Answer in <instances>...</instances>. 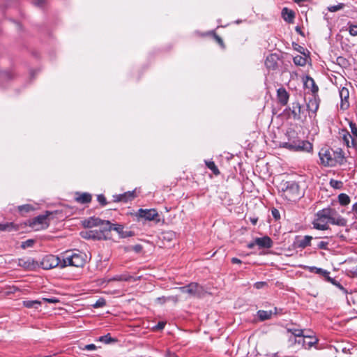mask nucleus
I'll use <instances>...</instances> for the list:
<instances>
[{
  "label": "nucleus",
  "mask_w": 357,
  "mask_h": 357,
  "mask_svg": "<svg viewBox=\"0 0 357 357\" xmlns=\"http://www.w3.org/2000/svg\"><path fill=\"white\" fill-rule=\"evenodd\" d=\"M80 235L83 238L93 240V236H92L93 234L91 230L82 231H81Z\"/></svg>",
  "instance_id": "79ce46f5"
},
{
  "label": "nucleus",
  "mask_w": 357,
  "mask_h": 357,
  "mask_svg": "<svg viewBox=\"0 0 357 357\" xmlns=\"http://www.w3.org/2000/svg\"><path fill=\"white\" fill-rule=\"evenodd\" d=\"M91 231H92V234H93L92 236H93V240H94V241L106 240V237L104 235V232L99 231V230H98V229H92Z\"/></svg>",
  "instance_id": "2f4dec72"
},
{
  "label": "nucleus",
  "mask_w": 357,
  "mask_h": 357,
  "mask_svg": "<svg viewBox=\"0 0 357 357\" xmlns=\"http://www.w3.org/2000/svg\"><path fill=\"white\" fill-rule=\"evenodd\" d=\"M327 282H331L333 285L336 286L337 288H339L341 291H342L344 293L347 294V289L337 280L335 279L331 278L329 275L326 280Z\"/></svg>",
  "instance_id": "e433bc0d"
},
{
  "label": "nucleus",
  "mask_w": 357,
  "mask_h": 357,
  "mask_svg": "<svg viewBox=\"0 0 357 357\" xmlns=\"http://www.w3.org/2000/svg\"><path fill=\"white\" fill-rule=\"evenodd\" d=\"M174 236V234L172 231H168L164 234L163 238L170 241Z\"/></svg>",
  "instance_id": "603ef678"
},
{
  "label": "nucleus",
  "mask_w": 357,
  "mask_h": 357,
  "mask_svg": "<svg viewBox=\"0 0 357 357\" xmlns=\"http://www.w3.org/2000/svg\"><path fill=\"white\" fill-rule=\"evenodd\" d=\"M267 286L268 284L266 282H257L254 284V287L257 289H262Z\"/></svg>",
  "instance_id": "a18cd8bd"
},
{
  "label": "nucleus",
  "mask_w": 357,
  "mask_h": 357,
  "mask_svg": "<svg viewBox=\"0 0 357 357\" xmlns=\"http://www.w3.org/2000/svg\"><path fill=\"white\" fill-rule=\"evenodd\" d=\"M333 158L335 160V165L337 164H343L345 160L344 153L342 149L337 148L333 150Z\"/></svg>",
  "instance_id": "393cba45"
},
{
  "label": "nucleus",
  "mask_w": 357,
  "mask_h": 357,
  "mask_svg": "<svg viewBox=\"0 0 357 357\" xmlns=\"http://www.w3.org/2000/svg\"><path fill=\"white\" fill-rule=\"evenodd\" d=\"M34 243V241L33 240H31V239H29L24 242L22 243V247L25 248H29V247H32Z\"/></svg>",
  "instance_id": "8fccbe9b"
},
{
  "label": "nucleus",
  "mask_w": 357,
  "mask_h": 357,
  "mask_svg": "<svg viewBox=\"0 0 357 357\" xmlns=\"http://www.w3.org/2000/svg\"><path fill=\"white\" fill-rule=\"evenodd\" d=\"M282 146L294 151L310 152L312 150V144L308 141H294L293 142H284Z\"/></svg>",
  "instance_id": "39448f33"
},
{
  "label": "nucleus",
  "mask_w": 357,
  "mask_h": 357,
  "mask_svg": "<svg viewBox=\"0 0 357 357\" xmlns=\"http://www.w3.org/2000/svg\"><path fill=\"white\" fill-rule=\"evenodd\" d=\"M297 342L301 343L305 349H309L317 343L318 339L315 336L303 334V336L298 340Z\"/></svg>",
  "instance_id": "f8f14e48"
},
{
  "label": "nucleus",
  "mask_w": 357,
  "mask_h": 357,
  "mask_svg": "<svg viewBox=\"0 0 357 357\" xmlns=\"http://www.w3.org/2000/svg\"><path fill=\"white\" fill-rule=\"evenodd\" d=\"M289 110L294 119L299 120L301 119V114L303 113L302 106L298 102H292L291 107H289Z\"/></svg>",
  "instance_id": "f3484780"
},
{
  "label": "nucleus",
  "mask_w": 357,
  "mask_h": 357,
  "mask_svg": "<svg viewBox=\"0 0 357 357\" xmlns=\"http://www.w3.org/2000/svg\"><path fill=\"white\" fill-rule=\"evenodd\" d=\"M319 98L318 96H313L311 98L309 99L307 103V108L310 113V116L312 117L311 114L314 116L315 115L317 111L319 109Z\"/></svg>",
  "instance_id": "ddd939ff"
},
{
  "label": "nucleus",
  "mask_w": 357,
  "mask_h": 357,
  "mask_svg": "<svg viewBox=\"0 0 357 357\" xmlns=\"http://www.w3.org/2000/svg\"><path fill=\"white\" fill-rule=\"evenodd\" d=\"M33 209V206L30 204H24L18 206V211L22 213H29Z\"/></svg>",
  "instance_id": "ea45409f"
},
{
  "label": "nucleus",
  "mask_w": 357,
  "mask_h": 357,
  "mask_svg": "<svg viewBox=\"0 0 357 357\" xmlns=\"http://www.w3.org/2000/svg\"><path fill=\"white\" fill-rule=\"evenodd\" d=\"M41 301L43 302H47V303H58L59 301V299H57L56 298H43Z\"/></svg>",
  "instance_id": "09e8293b"
},
{
  "label": "nucleus",
  "mask_w": 357,
  "mask_h": 357,
  "mask_svg": "<svg viewBox=\"0 0 357 357\" xmlns=\"http://www.w3.org/2000/svg\"><path fill=\"white\" fill-rule=\"evenodd\" d=\"M294 63L296 66H304L306 64L307 59L305 56L297 55L294 57Z\"/></svg>",
  "instance_id": "c9c22d12"
},
{
  "label": "nucleus",
  "mask_w": 357,
  "mask_h": 357,
  "mask_svg": "<svg viewBox=\"0 0 357 357\" xmlns=\"http://www.w3.org/2000/svg\"><path fill=\"white\" fill-rule=\"evenodd\" d=\"M99 341L108 344L114 340L109 336V334H107L106 335L100 336L99 337Z\"/></svg>",
  "instance_id": "37998d69"
},
{
  "label": "nucleus",
  "mask_w": 357,
  "mask_h": 357,
  "mask_svg": "<svg viewBox=\"0 0 357 357\" xmlns=\"http://www.w3.org/2000/svg\"><path fill=\"white\" fill-rule=\"evenodd\" d=\"M165 357H179L176 354L171 352L170 351H167L165 355Z\"/></svg>",
  "instance_id": "4d7b16f0"
},
{
  "label": "nucleus",
  "mask_w": 357,
  "mask_h": 357,
  "mask_svg": "<svg viewBox=\"0 0 357 357\" xmlns=\"http://www.w3.org/2000/svg\"><path fill=\"white\" fill-rule=\"evenodd\" d=\"M165 326V323L163 321H160L158 323V324L155 326V328L156 330H162L164 328Z\"/></svg>",
  "instance_id": "5fc2aeb1"
},
{
  "label": "nucleus",
  "mask_w": 357,
  "mask_h": 357,
  "mask_svg": "<svg viewBox=\"0 0 357 357\" xmlns=\"http://www.w3.org/2000/svg\"><path fill=\"white\" fill-rule=\"evenodd\" d=\"M97 199L102 206H105L107 204L106 198L103 195H98Z\"/></svg>",
  "instance_id": "de8ad7c7"
},
{
  "label": "nucleus",
  "mask_w": 357,
  "mask_h": 357,
  "mask_svg": "<svg viewBox=\"0 0 357 357\" xmlns=\"http://www.w3.org/2000/svg\"><path fill=\"white\" fill-rule=\"evenodd\" d=\"M272 215H273V216L275 219H278V218H280V213H279V211H278L277 209H275V208H274V209H273V210H272Z\"/></svg>",
  "instance_id": "6e6d98bb"
},
{
  "label": "nucleus",
  "mask_w": 357,
  "mask_h": 357,
  "mask_svg": "<svg viewBox=\"0 0 357 357\" xmlns=\"http://www.w3.org/2000/svg\"><path fill=\"white\" fill-rule=\"evenodd\" d=\"M255 245H256V243H255V240L254 242L249 243L248 246L249 248H252Z\"/></svg>",
  "instance_id": "338daca9"
},
{
  "label": "nucleus",
  "mask_w": 357,
  "mask_h": 357,
  "mask_svg": "<svg viewBox=\"0 0 357 357\" xmlns=\"http://www.w3.org/2000/svg\"><path fill=\"white\" fill-rule=\"evenodd\" d=\"M277 98L281 105L285 106L288 103L289 93L284 87H280L277 90Z\"/></svg>",
  "instance_id": "4468645a"
},
{
  "label": "nucleus",
  "mask_w": 357,
  "mask_h": 357,
  "mask_svg": "<svg viewBox=\"0 0 357 357\" xmlns=\"http://www.w3.org/2000/svg\"><path fill=\"white\" fill-rule=\"evenodd\" d=\"M183 294H188L190 296L200 297L204 293L203 287L196 282H192L188 285L179 288Z\"/></svg>",
  "instance_id": "6e6552de"
},
{
  "label": "nucleus",
  "mask_w": 357,
  "mask_h": 357,
  "mask_svg": "<svg viewBox=\"0 0 357 357\" xmlns=\"http://www.w3.org/2000/svg\"><path fill=\"white\" fill-rule=\"evenodd\" d=\"M304 86L305 88L311 90L312 96H318L317 93L319 91V87L316 84L313 78L310 76H306L304 80Z\"/></svg>",
  "instance_id": "dca6fc26"
},
{
  "label": "nucleus",
  "mask_w": 357,
  "mask_h": 357,
  "mask_svg": "<svg viewBox=\"0 0 357 357\" xmlns=\"http://www.w3.org/2000/svg\"><path fill=\"white\" fill-rule=\"evenodd\" d=\"M205 163L206 167L210 169L214 174L218 175L220 174V171L213 161H206Z\"/></svg>",
  "instance_id": "4c0bfd02"
},
{
  "label": "nucleus",
  "mask_w": 357,
  "mask_h": 357,
  "mask_svg": "<svg viewBox=\"0 0 357 357\" xmlns=\"http://www.w3.org/2000/svg\"><path fill=\"white\" fill-rule=\"evenodd\" d=\"M42 304V301L39 300L35 301H24L23 305L27 308H38Z\"/></svg>",
  "instance_id": "c756f323"
},
{
  "label": "nucleus",
  "mask_w": 357,
  "mask_h": 357,
  "mask_svg": "<svg viewBox=\"0 0 357 357\" xmlns=\"http://www.w3.org/2000/svg\"><path fill=\"white\" fill-rule=\"evenodd\" d=\"M105 304V302L103 300H102V301L98 300L94 305V307H101V306L104 305Z\"/></svg>",
  "instance_id": "13d9d810"
},
{
  "label": "nucleus",
  "mask_w": 357,
  "mask_h": 357,
  "mask_svg": "<svg viewBox=\"0 0 357 357\" xmlns=\"http://www.w3.org/2000/svg\"><path fill=\"white\" fill-rule=\"evenodd\" d=\"M134 250L136 252H139L142 250V246L139 245H135V248H134Z\"/></svg>",
  "instance_id": "69168bd1"
},
{
  "label": "nucleus",
  "mask_w": 357,
  "mask_h": 357,
  "mask_svg": "<svg viewBox=\"0 0 357 357\" xmlns=\"http://www.w3.org/2000/svg\"><path fill=\"white\" fill-rule=\"evenodd\" d=\"M215 38L221 46H223V40L219 36L215 35Z\"/></svg>",
  "instance_id": "bf43d9fd"
},
{
  "label": "nucleus",
  "mask_w": 357,
  "mask_h": 357,
  "mask_svg": "<svg viewBox=\"0 0 357 357\" xmlns=\"http://www.w3.org/2000/svg\"><path fill=\"white\" fill-rule=\"evenodd\" d=\"M304 268L308 270L311 273H315L317 274H319V275L323 276L325 278V280L327 279V278L328 277V275L330 274V273L328 271L324 270L321 268H317L315 266H304Z\"/></svg>",
  "instance_id": "4be33fe9"
},
{
  "label": "nucleus",
  "mask_w": 357,
  "mask_h": 357,
  "mask_svg": "<svg viewBox=\"0 0 357 357\" xmlns=\"http://www.w3.org/2000/svg\"><path fill=\"white\" fill-rule=\"evenodd\" d=\"M110 226H111V231L114 230V231H116L121 238H125L126 236H128V234H127V232L123 231V226L122 225L112 224L110 222Z\"/></svg>",
  "instance_id": "bb28decb"
},
{
  "label": "nucleus",
  "mask_w": 357,
  "mask_h": 357,
  "mask_svg": "<svg viewBox=\"0 0 357 357\" xmlns=\"http://www.w3.org/2000/svg\"><path fill=\"white\" fill-rule=\"evenodd\" d=\"M50 214V212L47 211L46 214L38 215L34 218L30 222V226L35 230H41L48 227L49 221L48 216Z\"/></svg>",
  "instance_id": "1a4fd4ad"
},
{
  "label": "nucleus",
  "mask_w": 357,
  "mask_h": 357,
  "mask_svg": "<svg viewBox=\"0 0 357 357\" xmlns=\"http://www.w3.org/2000/svg\"><path fill=\"white\" fill-rule=\"evenodd\" d=\"M318 248L319 249L326 250L328 246V243L324 241H321L318 244Z\"/></svg>",
  "instance_id": "864d4df0"
},
{
  "label": "nucleus",
  "mask_w": 357,
  "mask_h": 357,
  "mask_svg": "<svg viewBox=\"0 0 357 357\" xmlns=\"http://www.w3.org/2000/svg\"><path fill=\"white\" fill-rule=\"evenodd\" d=\"M277 314V307H274V310H259L257 312V317L259 321H264L266 320L271 319L273 314Z\"/></svg>",
  "instance_id": "a211bd4d"
},
{
  "label": "nucleus",
  "mask_w": 357,
  "mask_h": 357,
  "mask_svg": "<svg viewBox=\"0 0 357 357\" xmlns=\"http://www.w3.org/2000/svg\"><path fill=\"white\" fill-rule=\"evenodd\" d=\"M8 227V225L0 224V231L6 230Z\"/></svg>",
  "instance_id": "e2e57ef3"
},
{
  "label": "nucleus",
  "mask_w": 357,
  "mask_h": 357,
  "mask_svg": "<svg viewBox=\"0 0 357 357\" xmlns=\"http://www.w3.org/2000/svg\"><path fill=\"white\" fill-rule=\"evenodd\" d=\"M353 277H357V268L352 272Z\"/></svg>",
  "instance_id": "774afa93"
},
{
  "label": "nucleus",
  "mask_w": 357,
  "mask_h": 357,
  "mask_svg": "<svg viewBox=\"0 0 357 357\" xmlns=\"http://www.w3.org/2000/svg\"><path fill=\"white\" fill-rule=\"evenodd\" d=\"M86 228L99 227V231L104 232L106 240L110 238L109 233L111 231L110 222L109 220H102L99 218L91 217L84 220L82 223Z\"/></svg>",
  "instance_id": "f257e3e1"
},
{
  "label": "nucleus",
  "mask_w": 357,
  "mask_h": 357,
  "mask_svg": "<svg viewBox=\"0 0 357 357\" xmlns=\"http://www.w3.org/2000/svg\"><path fill=\"white\" fill-rule=\"evenodd\" d=\"M333 150L329 148H322L319 152L321 163L326 167L335 166V160L333 158Z\"/></svg>",
  "instance_id": "423d86ee"
},
{
  "label": "nucleus",
  "mask_w": 357,
  "mask_h": 357,
  "mask_svg": "<svg viewBox=\"0 0 357 357\" xmlns=\"http://www.w3.org/2000/svg\"><path fill=\"white\" fill-rule=\"evenodd\" d=\"M278 56L275 54H270L266 57L265 65L268 69H275L278 66Z\"/></svg>",
  "instance_id": "412c9836"
},
{
  "label": "nucleus",
  "mask_w": 357,
  "mask_h": 357,
  "mask_svg": "<svg viewBox=\"0 0 357 357\" xmlns=\"http://www.w3.org/2000/svg\"><path fill=\"white\" fill-rule=\"evenodd\" d=\"M132 278V277L128 274H121L119 275H116L111 278L110 281H129Z\"/></svg>",
  "instance_id": "f704fd0d"
},
{
  "label": "nucleus",
  "mask_w": 357,
  "mask_h": 357,
  "mask_svg": "<svg viewBox=\"0 0 357 357\" xmlns=\"http://www.w3.org/2000/svg\"><path fill=\"white\" fill-rule=\"evenodd\" d=\"M349 33L351 36H357V25H350L349 29Z\"/></svg>",
  "instance_id": "49530a36"
},
{
  "label": "nucleus",
  "mask_w": 357,
  "mask_h": 357,
  "mask_svg": "<svg viewBox=\"0 0 357 357\" xmlns=\"http://www.w3.org/2000/svg\"><path fill=\"white\" fill-rule=\"evenodd\" d=\"M167 301H173L176 303L178 301V298L176 296H161L155 299V303L160 305H162Z\"/></svg>",
  "instance_id": "7c9ffc66"
},
{
  "label": "nucleus",
  "mask_w": 357,
  "mask_h": 357,
  "mask_svg": "<svg viewBox=\"0 0 357 357\" xmlns=\"http://www.w3.org/2000/svg\"><path fill=\"white\" fill-rule=\"evenodd\" d=\"M283 196L289 201L294 202L301 197L300 188L295 181H288L283 189Z\"/></svg>",
  "instance_id": "20e7f679"
},
{
  "label": "nucleus",
  "mask_w": 357,
  "mask_h": 357,
  "mask_svg": "<svg viewBox=\"0 0 357 357\" xmlns=\"http://www.w3.org/2000/svg\"><path fill=\"white\" fill-rule=\"evenodd\" d=\"M330 184L333 188L337 189V188H340V186L342 185V183L341 181L331 179L330 181Z\"/></svg>",
  "instance_id": "c03bdc74"
},
{
  "label": "nucleus",
  "mask_w": 357,
  "mask_h": 357,
  "mask_svg": "<svg viewBox=\"0 0 357 357\" xmlns=\"http://www.w3.org/2000/svg\"><path fill=\"white\" fill-rule=\"evenodd\" d=\"M332 208H325L319 211L316 214V218L313 220V227L318 230H327L329 227L328 223L330 222L331 218Z\"/></svg>",
  "instance_id": "7ed1b4c3"
},
{
  "label": "nucleus",
  "mask_w": 357,
  "mask_h": 357,
  "mask_svg": "<svg viewBox=\"0 0 357 357\" xmlns=\"http://www.w3.org/2000/svg\"><path fill=\"white\" fill-rule=\"evenodd\" d=\"M287 331L288 333H290L292 335H294L295 337H299V338H301L302 336H303V334H304L303 331L302 329L296 328L294 327L287 328Z\"/></svg>",
  "instance_id": "72a5a7b5"
},
{
  "label": "nucleus",
  "mask_w": 357,
  "mask_h": 357,
  "mask_svg": "<svg viewBox=\"0 0 357 357\" xmlns=\"http://www.w3.org/2000/svg\"><path fill=\"white\" fill-rule=\"evenodd\" d=\"M135 197L134 192H128L122 195H119L114 197L115 202H128V201H131Z\"/></svg>",
  "instance_id": "b1692460"
},
{
  "label": "nucleus",
  "mask_w": 357,
  "mask_h": 357,
  "mask_svg": "<svg viewBox=\"0 0 357 357\" xmlns=\"http://www.w3.org/2000/svg\"><path fill=\"white\" fill-rule=\"evenodd\" d=\"M96 349V346L94 344H90L84 345V347L82 348L83 350L93 351Z\"/></svg>",
  "instance_id": "3c124183"
},
{
  "label": "nucleus",
  "mask_w": 357,
  "mask_h": 357,
  "mask_svg": "<svg viewBox=\"0 0 357 357\" xmlns=\"http://www.w3.org/2000/svg\"><path fill=\"white\" fill-rule=\"evenodd\" d=\"M85 255L81 252H66L62 257L61 268L68 266L83 267L85 264Z\"/></svg>",
  "instance_id": "f03ea898"
},
{
  "label": "nucleus",
  "mask_w": 357,
  "mask_h": 357,
  "mask_svg": "<svg viewBox=\"0 0 357 357\" xmlns=\"http://www.w3.org/2000/svg\"><path fill=\"white\" fill-rule=\"evenodd\" d=\"M91 195L87 192L77 193L75 197V201L80 204H88L91 202Z\"/></svg>",
  "instance_id": "5701e85b"
},
{
  "label": "nucleus",
  "mask_w": 357,
  "mask_h": 357,
  "mask_svg": "<svg viewBox=\"0 0 357 357\" xmlns=\"http://www.w3.org/2000/svg\"><path fill=\"white\" fill-rule=\"evenodd\" d=\"M137 215L149 221L155 220L156 222L160 221V219H158L159 217L158 213L155 208H140L138 210Z\"/></svg>",
  "instance_id": "9d476101"
},
{
  "label": "nucleus",
  "mask_w": 357,
  "mask_h": 357,
  "mask_svg": "<svg viewBox=\"0 0 357 357\" xmlns=\"http://www.w3.org/2000/svg\"><path fill=\"white\" fill-rule=\"evenodd\" d=\"M255 243L260 248H270L273 245V241L268 236L255 238Z\"/></svg>",
  "instance_id": "6ab92c4d"
},
{
  "label": "nucleus",
  "mask_w": 357,
  "mask_h": 357,
  "mask_svg": "<svg viewBox=\"0 0 357 357\" xmlns=\"http://www.w3.org/2000/svg\"><path fill=\"white\" fill-rule=\"evenodd\" d=\"M352 210L357 214V202L353 204Z\"/></svg>",
  "instance_id": "0e129e2a"
},
{
  "label": "nucleus",
  "mask_w": 357,
  "mask_h": 357,
  "mask_svg": "<svg viewBox=\"0 0 357 357\" xmlns=\"http://www.w3.org/2000/svg\"><path fill=\"white\" fill-rule=\"evenodd\" d=\"M349 125L351 129V146L357 149V126L352 121H349Z\"/></svg>",
  "instance_id": "aec40b11"
},
{
  "label": "nucleus",
  "mask_w": 357,
  "mask_h": 357,
  "mask_svg": "<svg viewBox=\"0 0 357 357\" xmlns=\"http://www.w3.org/2000/svg\"><path fill=\"white\" fill-rule=\"evenodd\" d=\"M341 134H342V139L344 142L347 146L351 147V144L350 145V142H349V138H351L350 133L346 130H342Z\"/></svg>",
  "instance_id": "58836bf2"
},
{
  "label": "nucleus",
  "mask_w": 357,
  "mask_h": 357,
  "mask_svg": "<svg viewBox=\"0 0 357 357\" xmlns=\"http://www.w3.org/2000/svg\"><path fill=\"white\" fill-rule=\"evenodd\" d=\"M333 213H331V218H330V222L333 225L344 227L347 225V220L340 216V215L337 214V212L335 209L332 208Z\"/></svg>",
  "instance_id": "2eb2a0df"
},
{
  "label": "nucleus",
  "mask_w": 357,
  "mask_h": 357,
  "mask_svg": "<svg viewBox=\"0 0 357 357\" xmlns=\"http://www.w3.org/2000/svg\"><path fill=\"white\" fill-rule=\"evenodd\" d=\"M40 264L42 268L45 270L52 269L58 266L61 268L62 259L58 256L48 255L43 258Z\"/></svg>",
  "instance_id": "0eeeda50"
},
{
  "label": "nucleus",
  "mask_w": 357,
  "mask_h": 357,
  "mask_svg": "<svg viewBox=\"0 0 357 357\" xmlns=\"http://www.w3.org/2000/svg\"><path fill=\"white\" fill-rule=\"evenodd\" d=\"M45 3V0H35V4L38 6H43Z\"/></svg>",
  "instance_id": "052dcab7"
},
{
  "label": "nucleus",
  "mask_w": 357,
  "mask_h": 357,
  "mask_svg": "<svg viewBox=\"0 0 357 357\" xmlns=\"http://www.w3.org/2000/svg\"><path fill=\"white\" fill-rule=\"evenodd\" d=\"M282 17L286 22H291L294 18V13L292 10L284 8L282 11Z\"/></svg>",
  "instance_id": "c85d7f7f"
},
{
  "label": "nucleus",
  "mask_w": 357,
  "mask_h": 357,
  "mask_svg": "<svg viewBox=\"0 0 357 357\" xmlns=\"http://www.w3.org/2000/svg\"><path fill=\"white\" fill-rule=\"evenodd\" d=\"M231 263L232 264H241V261L238 258L233 257L231 259Z\"/></svg>",
  "instance_id": "680f3d73"
},
{
  "label": "nucleus",
  "mask_w": 357,
  "mask_h": 357,
  "mask_svg": "<svg viewBox=\"0 0 357 357\" xmlns=\"http://www.w3.org/2000/svg\"><path fill=\"white\" fill-rule=\"evenodd\" d=\"M19 266L23 267L25 269L31 270L35 267L34 261L30 258L28 259H19Z\"/></svg>",
  "instance_id": "a878e982"
},
{
  "label": "nucleus",
  "mask_w": 357,
  "mask_h": 357,
  "mask_svg": "<svg viewBox=\"0 0 357 357\" xmlns=\"http://www.w3.org/2000/svg\"><path fill=\"white\" fill-rule=\"evenodd\" d=\"M339 203L342 206H347L350 203V197L344 193H341L338 195Z\"/></svg>",
  "instance_id": "473e14b6"
},
{
  "label": "nucleus",
  "mask_w": 357,
  "mask_h": 357,
  "mask_svg": "<svg viewBox=\"0 0 357 357\" xmlns=\"http://www.w3.org/2000/svg\"><path fill=\"white\" fill-rule=\"evenodd\" d=\"M312 237L310 236H305L302 239L298 241V248H305L311 245Z\"/></svg>",
  "instance_id": "cd10ccee"
},
{
  "label": "nucleus",
  "mask_w": 357,
  "mask_h": 357,
  "mask_svg": "<svg viewBox=\"0 0 357 357\" xmlns=\"http://www.w3.org/2000/svg\"><path fill=\"white\" fill-rule=\"evenodd\" d=\"M344 7V4L342 3H340L335 6H328V11L333 13V12H337V11L342 9Z\"/></svg>",
  "instance_id": "a19ab883"
},
{
  "label": "nucleus",
  "mask_w": 357,
  "mask_h": 357,
  "mask_svg": "<svg viewBox=\"0 0 357 357\" xmlns=\"http://www.w3.org/2000/svg\"><path fill=\"white\" fill-rule=\"evenodd\" d=\"M339 95L340 98V107L342 110H347L349 107V91L346 87H341L339 89Z\"/></svg>",
  "instance_id": "9b49d317"
}]
</instances>
